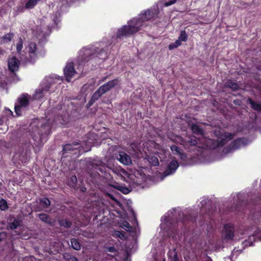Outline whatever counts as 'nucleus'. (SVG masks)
Returning a JSON list of instances; mask_svg holds the SVG:
<instances>
[{
	"label": "nucleus",
	"mask_w": 261,
	"mask_h": 261,
	"mask_svg": "<svg viewBox=\"0 0 261 261\" xmlns=\"http://www.w3.org/2000/svg\"><path fill=\"white\" fill-rule=\"evenodd\" d=\"M155 14L153 11L146 10L138 18H134L119 29L116 34V38L121 39L123 37H128L137 33L143 26V22L153 18Z\"/></svg>",
	"instance_id": "f257e3e1"
},
{
	"label": "nucleus",
	"mask_w": 261,
	"mask_h": 261,
	"mask_svg": "<svg viewBox=\"0 0 261 261\" xmlns=\"http://www.w3.org/2000/svg\"><path fill=\"white\" fill-rule=\"evenodd\" d=\"M30 96L27 93L21 94L17 99L15 105L14 111L17 116L22 115V109L27 108L30 103Z\"/></svg>",
	"instance_id": "f03ea898"
},
{
	"label": "nucleus",
	"mask_w": 261,
	"mask_h": 261,
	"mask_svg": "<svg viewBox=\"0 0 261 261\" xmlns=\"http://www.w3.org/2000/svg\"><path fill=\"white\" fill-rule=\"evenodd\" d=\"M204 145L206 148L211 150H214L222 147L226 144L225 139H222L220 140H214L210 138H205L204 140Z\"/></svg>",
	"instance_id": "7ed1b4c3"
},
{
	"label": "nucleus",
	"mask_w": 261,
	"mask_h": 261,
	"mask_svg": "<svg viewBox=\"0 0 261 261\" xmlns=\"http://www.w3.org/2000/svg\"><path fill=\"white\" fill-rule=\"evenodd\" d=\"M81 146V144L79 142H73L72 143L66 144L63 147V154H65L68 153L76 154Z\"/></svg>",
	"instance_id": "20e7f679"
},
{
	"label": "nucleus",
	"mask_w": 261,
	"mask_h": 261,
	"mask_svg": "<svg viewBox=\"0 0 261 261\" xmlns=\"http://www.w3.org/2000/svg\"><path fill=\"white\" fill-rule=\"evenodd\" d=\"M246 139L244 138H237L226 146L225 149L227 152H230L232 150L239 149L242 146L246 145Z\"/></svg>",
	"instance_id": "39448f33"
},
{
	"label": "nucleus",
	"mask_w": 261,
	"mask_h": 261,
	"mask_svg": "<svg viewBox=\"0 0 261 261\" xmlns=\"http://www.w3.org/2000/svg\"><path fill=\"white\" fill-rule=\"evenodd\" d=\"M223 234L225 240H232L234 236V228L229 224H226L224 225Z\"/></svg>",
	"instance_id": "423d86ee"
},
{
	"label": "nucleus",
	"mask_w": 261,
	"mask_h": 261,
	"mask_svg": "<svg viewBox=\"0 0 261 261\" xmlns=\"http://www.w3.org/2000/svg\"><path fill=\"white\" fill-rule=\"evenodd\" d=\"M75 70L74 67L73 63L71 62L68 63L64 69V73L66 80L70 82L75 73Z\"/></svg>",
	"instance_id": "0eeeda50"
},
{
	"label": "nucleus",
	"mask_w": 261,
	"mask_h": 261,
	"mask_svg": "<svg viewBox=\"0 0 261 261\" xmlns=\"http://www.w3.org/2000/svg\"><path fill=\"white\" fill-rule=\"evenodd\" d=\"M37 45L34 42H31L29 45V57L28 61L31 63H34L37 59Z\"/></svg>",
	"instance_id": "6e6552de"
},
{
	"label": "nucleus",
	"mask_w": 261,
	"mask_h": 261,
	"mask_svg": "<svg viewBox=\"0 0 261 261\" xmlns=\"http://www.w3.org/2000/svg\"><path fill=\"white\" fill-rule=\"evenodd\" d=\"M198 143V140L195 137H188L187 139L180 138V144L186 149H189L190 147L194 146Z\"/></svg>",
	"instance_id": "1a4fd4ad"
},
{
	"label": "nucleus",
	"mask_w": 261,
	"mask_h": 261,
	"mask_svg": "<svg viewBox=\"0 0 261 261\" xmlns=\"http://www.w3.org/2000/svg\"><path fill=\"white\" fill-rule=\"evenodd\" d=\"M118 84V80L117 79H115L112 80H111L103 85L100 86L99 88L101 91V92L105 94V93L110 91L112 89H113L115 86H116Z\"/></svg>",
	"instance_id": "9d476101"
},
{
	"label": "nucleus",
	"mask_w": 261,
	"mask_h": 261,
	"mask_svg": "<svg viewBox=\"0 0 261 261\" xmlns=\"http://www.w3.org/2000/svg\"><path fill=\"white\" fill-rule=\"evenodd\" d=\"M20 62L16 57H12L8 60V68L12 72L17 71L19 69Z\"/></svg>",
	"instance_id": "9b49d317"
},
{
	"label": "nucleus",
	"mask_w": 261,
	"mask_h": 261,
	"mask_svg": "<svg viewBox=\"0 0 261 261\" xmlns=\"http://www.w3.org/2000/svg\"><path fill=\"white\" fill-rule=\"evenodd\" d=\"M178 163L176 160H172L167 166L166 170L163 173L164 176L170 175L176 170L178 167Z\"/></svg>",
	"instance_id": "f8f14e48"
},
{
	"label": "nucleus",
	"mask_w": 261,
	"mask_h": 261,
	"mask_svg": "<svg viewBox=\"0 0 261 261\" xmlns=\"http://www.w3.org/2000/svg\"><path fill=\"white\" fill-rule=\"evenodd\" d=\"M116 158L121 163L125 165H129L132 162L130 156L124 151L120 152Z\"/></svg>",
	"instance_id": "ddd939ff"
},
{
	"label": "nucleus",
	"mask_w": 261,
	"mask_h": 261,
	"mask_svg": "<svg viewBox=\"0 0 261 261\" xmlns=\"http://www.w3.org/2000/svg\"><path fill=\"white\" fill-rule=\"evenodd\" d=\"M103 94H104L98 88V89L92 94L90 99L87 103V108H89L91 107L96 101L102 96Z\"/></svg>",
	"instance_id": "4468645a"
},
{
	"label": "nucleus",
	"mask_w": 261,
	"mask_h": 261,
	"mask_svg": "<svg viewBox=\"0 0 261 261\" xmlns=\"http://www.w3.org/2000/svg\"><path fill=\"white\" fill-rule=\"evenodd\" d=\"M181 221L184 225H186L189 222L194 223L196 221V217L192 216L191 213L183 214Z\"/></svg>",
	"instance_id": "2eb2a0df"
},
{
	"label": "nucleus",
	"mask_w": 261,
	"mask_h": 261,
	"mask_svg": "<svg viewBox=\"0 0 261 261\" xmlns=\"http://www.w3.org/2000/svg\"><path fill=\"white\" fill-rule=\"evenodd\" d=\"M100 53H96L95 52L93 53L92 51H90L89 52V50L88 51V53H86L85 55H88V56H86L84 58V61L87 62H88L90 60L93 59L94 58H98L99 59H102L101 58H100L99 55ZM107 58V56L106 54H105V57L102 58L103 59H106Z\"/></svg>",
	"instance_id": "dca6fc26"
},
{
	"label": "nucleus",
	"mask_w": 261,
	"mask_h": 261,
	"mask_svg": "<svg viewBox=\"0 0 261 261\" xmlns=\"http://www.w3.org/2000/svg\"><path fill=\"white\" fill-rule=\"evenodd\" d=\"M41 129L40 130V139L41 140L44 137L48 136L50 134V127L48 124L45 123L41 126Z\"/></svg>",
	"instance_id": "f3484780"
},
{
	"label": "nucleus",
	"mask_w": 261,
	"mask_h": 261,
	"mask_svg": "<svg viewBox=\"0 0 261 261\" xmlns=\"http://www.w3.org/2000/svg\"><path fill=\"white\" fill-rule=\"evenodd\" d=\"M247 103L250 105V108L252 110L261 112V102H256L252 98L249 97L247 99Z\"/></svg>",
	"instance_id": "a211bd4d"
},
{
	"label": "nucleus",
	"mask_w": 261,
	"mask_h": 261,
	"mask_svg": "<svg viewBox=\"0 0 261 261\" xmlns=\"http://www.w3.org/2000/svg\"><path fill=\"white\" fill-rule=\"evenodd\" d=\"M39 219L43 222L48 224L51 226L54 225V221H53L49 215L44 213H41L38 214Z\"/></svg>",
	"instance_id": "6ab92c4d"
},
{
	"label": "nucleus",
	"mask_w": 261,
	"mask_h": 261,
	"mask_svg": "<svg viewBox=\"0 0 261 261\" xmlns=\"http://www.w3.org/2000/svg\"><path fill=\"white\" fill-rule=\"evenodd\" d=\"M170 149L173 154L175 155H179L180 158H182L184 156H186V155L183 153L182 149L175 145H172L170 147Z\"/></svg>",
	"instance_id": "aec40b11"
},
{
	"label": "nucleus",
	"mask_w": 261,
	"mask_h": 261,
	"mask_svg": "<svg viewBox=\"0 0 261 261\" xmlns=\"http://www.w3.org/2000/svg\"><path fill=\"white\" fill-rule=\"evenodd\" d=\"M191 129L192 132L195 134L201 135H204L203 129L197 124L193 123L191 126Z\"/></svg>",
	"instance_id": "412c9836"
},
{
	"label": "nucleus",
	"mask_w": 261,
	"mask_h": 261,
	"mask_svg": "<svg viewBox=\"0 0 261 261\" xmlns=\"http://www.w3.org/2000/svg\"><path fill=\"white\" fill-rule=\"evenodd\" d=\"M225 87L231 89L233 91H236L240 89L239 85L231 80H228L225 83Z\"/></svg>",
	"instance_id": "4be33fe9"
},
{
	"label": "nucleus",
	"mask_w": 261,
	"mask_h": 261,
	"mask_svg": "<svg viewBox=\"0 0 261 261\" xmlns=\"http://www.w3.org/2000/svg\"><path fill=\"white\" fill-rule=\"evenodd\" d=\"M112 236L122 240H125L126 239V233L123 231L114 230Z\"/></svg>",
	"instance_id": "5701e85b"
},
{
	"label": "nucleus",
	"mask_w": 261,
	"mask_h": 261,
	"mask_svg": "<svg viewBox=\"0 0 261 261\" xmlns=\"http://www.w3.org/2000/svg\"><path fill=\"white\" fill-rule=\"evenodd\" d=\"M59 224L61 227L69 228L72 225V222L67 219H63L59 220Z\"/></svg>",
	"instance_id": "b1692460"
},
{
	"label": "nucleus",
	"mask_w": 261,
	"mask_h": 261,
	"mask_svg": "<svg viewBox=\"0 0 261 261\" xmlns=\"http://www.w3.org/2000/svg\"><path fill=\"white\" fill-rule=\"evenodd\" d=\"M21 221L18 219H15L13 222L9 223L8 227L11 230H14L17 228L20 225Z\"/></svg>",
	"instance_id": "393cba45"
},
{
	"label": "nucleus",
	"mask_w": 261,
	"mask_h": 261,
	"mask_svg": "<svg viewBox=\"0 0 261 261\" xmlns=\"http://www.w3.org/2000/svg\"><path fill=\"white\" fill-rule=\"evenodd\" d=\"M151 165L156 167L159 165L158 158L154 155H149L147 159Z\"/></svg>",
	"instance_id": "a878e982"
},
{
	"label": "nucleus",
	"mask_w": 261,
	"mask_h": 261,
	"mask_svg": "<svg viewBox=\"0 0 261 261\" xmlns=\"http://www.w3.org/2000/svg\"><path fill=\"white\" fill-rule=\"evenodd\" d=\"M14 37V34L12 33H9L5 34L4 36L1 37L2 43H7L10 42Z\"/></svg>",
	"instance_id": "bb28decb"
},
{
	"label": "nucleus",
	"mask_w": 261,
	"mask_h": 261,
	"mask_svg": "<svg viewBox=\"0 0 261 261\" xmlns=\"http://www.w3.org/2000/svg\"><path fill=\"white\" fill-rule=\"evenodd\" d=\"M72 247L76 250H80L81 248V245L80 242L75 238H72L70 240Z\"/></svg>",
	"instance_id": "cd10ccee"
},
{
	"label": "nucleus",
	"mask_w": 261,
	"mask_h": 261,
	"mask_svg": "<svg viewBox=\"0 0 261 261\" xmlns=\"http://www.w3.org/2000/svg\"><path fill=\"white\" fill-rule=\"evenodd\" d=\"M77 180L75 175H72L68 181V186L70 187L75 189L76 188Z\"/></svg>",
	"instance_id": "c85d7f7f"
},
{
	"label": "nucleus",
	"mask_w": 261,
	"mask_h": 261,
	"mask_svg": "<svg viewBox=\"0 0 261 261\" xmlns=\"http://www.w3.org/2000/svg\"><path fill=\"white\" fill-rule=\"evenodd\" d=\"M120 226L127 231L131 232L132 231V227L127 221H123L120 224Z\"/></svg>",
	"instance_id": "c756f323"
},
{
	"label": "nucleus",
	"mask_w": 261,
	"mask_h": 261,
	"mask_svg": "<svg viewBox=\"0 0 261 261\" xmlns=\"http://www.w3.org/2000/svg\"><path fill=\"white\" fill-rule=\"evenodd\" d=\"M8 208L9 206L7 201L4 198H1L0 200V210L5 211Z\"/></svg>",
	"instance_id": "7c9ffc66"
},
{
	"label": "nucleus",
	"mask_w": 261,
	"mask_h": 261,
	"mask_svg": "<svg viewBox=\"0 0 261 261\" xmlns=\"http://www.w3.org/2000/svg\"><path fill=\"white\" fill-rule=\"evenodd\" d=\"M187 39L188 35L187 34L185 30L181 31L178 40H180V42H181V41L186 42Z\"/></svg>",
	"instance_id": "2f4dec72"
},
{
	"label": "nucleus",
	"mask_w": 261,
	"mask_h": 261,
	"mask_svg": "<svg viewBox=\"0 0 261 261\" xmlns=\"http://www.w3.org/2000/svg\"><path fill=\"white\" fill-rule=\"evenodd\" d=\"M181 42H180V40H177L174 42L171 43L169 45V49L170 50H172L174 48H176L181 45Z\"/></svg>",
	"instance_id": "473e14b6"
},
{
	"label": "nucleus",
	"mask_w": 261,
	"mask_h": 261,
	"mask_svg": "<svg viewBox=\"0 0 261 261\" xmlns=\"http://www.w3.org/2000/svg\"><path fill=\"white\" fill-rule=\"evenodd\" d=\"M22 48H23L22 40L21 38H20L18 42L17 43V44H16V50H17V53H20Z\"/></svg>",
	"instance_id": "72a5a7b5"
},
{
	"label": "nucleus",
	"mask_w": 261,
	"mask_h": 261,
	"mask_svg": "<svg viewBox=\"0 0 261 261\" xmlns=\"http://www.w3.org/2000/svg\"><path fill=\"white\" fill-rule=\"evenodd\" d=\"M40 203L43 204L46 207L50 205V201L47 198H43L40 200Z\"/></svg>",
	"instance_id": "f704fd0d"
},
{
	"label": "nucleus",
	"mask_w": 261,
	"mask_h": 261,
	"mask_svg": "<svg viewBox=\"0 0 261 261\" xmlns=\"http://www.w3.org/2000/svg\"><path fill=\"white\" fill-rule=\"evenodd\" d=\"M234 136V133H228V132L225 133V135H224V137H225L224 139H226V141L227 142V141L232 140Z\"/></svg>",
	"instance_id": "c9c22d12"
},
{
	"label": "nucleus",
	"mask_w": 261,
	"mask_h": 261,
	"mask_svg": "<svg viewBox=\"0 0 261 261\" xmlns=\"http://www.w3.org/2000/svg\"><path fill=\"white\" fill-rule=\"evenodd\" d=\"M177 0H165L164 6L168 7L171 6L176 2Z\"/></svg>",
	"instance_id": "e433bc0d"
},
{
	"label": "nucleus",
	"mask_w": 261,
	"mask_h": 261,
	"mask_svg": "<svg viewBox=\"0 0 261 261\" xmlns=\"http://www.w3.org/2000/svg\"><path fill=\"white\" fill-rule=\"evenodd\" d=\"M106 251L110 252H117V250L114 246H107L105 248Z\"/></svg>",
	"instance_id": "4c0bfd02"
},
{
	"label": "nucleus",
	"mask_w": 261,
	"mask_h": 261,
	"mask_svg": "<svg viewBox=\"0 0 261 261\" xmlns=\"http://www.w3.org/2000/svg\"><path fill=\"white\" fill-rule=\"evenodd\" d=\"M174 253L173 255V257L171 258V261H179V258L176 249H174Z\"/></svg>",
	"instance_id": "58836bf2"
},
{
	"label": "nucleus",
	"mask_w": 261,
	"mask_h": 261,
	"mask_svg": "<svg viewBox=\"0 0 261 261\" xmlns=\"http://www.w3.org/2000/svg\"><path fill=\"white\" fill-rule=\"evenodd\" d=\"M7 237V232L5 231L0 232V242Z\"/></svg>",
	"instance_id": "ea45409f"
},
{
	"label": "nucleus",
	"mask_w": 261,
	"mask_h": 261,
	"mask_svg": "<svg viewBox=\"0 0 261 261\" xmlns=\"http://www.w3.org/2000/svg\"><path fill=\"white\" fill-rule=\"evenodd\" d=\"M102 168L103 167L97 165L96 167H94L95 169H96L97 171H99L100 172H102Z\"/></svg>",
	"instance_id": "a19ab883"
},
{
	"label": "nucleus",
	"mask_w": 261,
	"mask_h": 261,
	"mask_svg": "<svg viewBox=\"0 0 261 261\" xmlns=\"http://www.w3.org/2000/svg\"><path fill=\"white\" fill-rule=\"evenodd\" d=\"M81 192L84 193L86 192V188L85 187H82L80 189Z\"/></svg>",
	"instance_id": "79ce46f5"
},
{
	"label": "nucleus",
	"mask_w": 261,
	"mask_h": 261,
	"mask_svg": "<svg viewBox=\"0 0 261 261\" xmlns=\"http://www.w3.org/2000/svg\"><path fill=\"white\" fill-rule=\"evenodd\" d=\"M124 194H127L129 192V190L127 188H125L124 190L121 191Z\"/></svg>",
	"instance_id": "37998d69"
},
{
	"label": "nucleus",
	"mask_w": 261,
	"mask_h": 261,
	"mask_svg": "<svg viewBox=\"0 0 261 261\" xmlns=\"http://www.w3.org/2000/svg\"><path fill=\"white\" fill-rule=\"evenodd\" d=\"M42 93H43L42 89H39L38 91H36L37 94H42Z\"/></svg>",
	"instance_id": "c03bdc74"
},
{
	"label": "nucleus",
	"mask_w": 261,
	"mask_h": 261,
	"mask_svg": "<svg viewBox=\"0 0 261 261\" xmlns=\"http://www.w3.org/2000/svg\"><path fill=\"white\" fill-rule=\"evenodd\" d=\"M106 77H104V78H103V79L101 80V81H100V82H104V81H105V80H106Z\"/></svg>",
	"instance_id": "a18cd8bd"
},
{
	"label": "nucleus",
	"mask_w": 261,
	"mask_h": 261,
	"mask_svg": "<svg viewBox=\"0 0 261 261\" xmlns=\"http://www.w3.org/2000/svg\"><path fill=\"white\" fill-rule=\"evenodd\" d=\"M57 16H54L53 20L54 21L55 23H56V21H55V18H56Z\"/></svg>",
	"instance_id": "49530a36"
},
{
	"label": "nucleus",
	"mask_w": 261,
	"mask_h": 261,
	"mask_svg": "<svg viewBox=\"0 0 261 261\" xmlns=\"http://www.w3.org/2000/svg\"><path fill=\"white\" fill-rule=\"evenodd\" d=\"M3 54V50L0 49V56Z\"/></svg>",
	"instance_id": "de8ad7c7"
},
{
	"label": "nucleus",
	"mask_w": 261,
	"mask_h": 261,
	"mask_svg": "<svg viewBox=\"0 0 261 261\" xmlns=\"http://www.w3.org/2000/svg\"><path fill=\"white\" fill-rule=\"evenodd\" d=\"M104 51H103L102 50H101L100 53L102 54L103 53Z\"/></svg>",
	"instance_id": "09e8293b"
}]
</instances>
